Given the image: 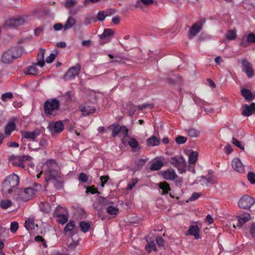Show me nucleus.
I'll list each match as a JSON object with an SVG mask.
<instances>
[{"instance_id":"obj_1","label":"nucleus","mask_w":255,"mask_h":255,"mask_svg":"<svg viewBox=\"0 0 255 255\" xmlns=\"http://www.w3.org/2000/svg\"><path fill=\"white\" fill-rule=\"evenodd\" d=\"M47 170L44 172L46 183L52 182L55 188L58 189L63 188V181L60 176L59 168L54 160L50 159L46 162Z\"/></svg>"},{"instance_id":"obj_2","label":"nucleus","mask_w":255,"mask_h":255,"mask_svg":"<svg viewBox=\"0 0 255 255\" xmlns=\"http://www.w3.org/2000/svg\"><path fill=\"white\" fill-rule=\"evenodd\" d=\"M19 179L17 175L12 174L7 176L2 183V192L6 196L13 197L19 184Z\"/></svg>"},{"instance_id":"obj_3","label":"nucleus","mask_w":255,"mask_h":255,"mask_svg":"<svg viewBox=\"0 0 255 255\" xmlns=\"http://www.w3.org/2000/svg\"><path fill=\"white\" fill-rule=\"evenodd\" d=\"M23 53V49L20 47L10 48L5 51L1 56V61L5 64H10L13 60L20 57Z\"/></svg>"},{"instance_id":"obj_4","label":"nucleus","mask_w":255,"mask_h":255,"mask_svg":"<svg viewBox=\"0 0 255 255\" xmlns=\"http://www.w3.org/2000/svg\"><path fill=\"white\" fill-rule=\"evenodd\" d=\"M35 196V191L32 187L21 189L17 191L13 198L17 200L27 201Z\"/></svg>"},{"instance_id":"obj_5","label":"nucleus","mask_w":255,"mask_h":255,"mask_svg":"<svg viewBox=\"0 0 255 255\" xmlns=\"http://www.w3.org/2000/svg\"><path fill=\"white\" fill-rule=\"evenodd\" d=\"M29 20V18L27 16H17L6 20L5 25L9 28H17L27 23Z\"/></svg>"},{"instance_id":"obj_6","label":"nucleus","mask_w":255,"mask_h":255,"mask_svg":"<svg viewBox=\"0 0 255 255\" xmlns=\"http://www.w3.org/2000/svg\"><path fill=\"white\" fill-rule=\"evenodd\" d=\"M59 105L60 102L56 98L46 101L44 106L45 115L47 116L54 115L55 111L58 109Z\"/></svg>"},{"instance_id":"obj_7","label":"nucleus","mask_w":255,"mask_h":255,"mask_svg":"<svg viewBox=\"0 0 255 255\" xmlns=\"http://www.w3.org/2000/svg\"><path fill=\"white\" fill-rule=\"evenodd\" d=\"M171 163L178 169L180 174L185 173L186 171V162L182 156H175L171 158Z\"/></svg>"},{"instance_id":"obj_8","label":"nucleus","mask_w":255,"mask_h":255,"mask_svg":"<svg viewBox=\"0 0 255 255\" xmlns=\"http://www.w3.org/2000/svg\"><path fill=\"white\" fill-rule=\"evenodd\" d=\"M31 157L28 155L15 156L11 155L9 156L8 160L13 166L24 167L23 161L29 160Z\"/></svg>"},{"instance_id":"obj_9","label":"nucleus","mask_w":255,"mask_h":255,"mask_svg":"<svg viewBox=\"0 0 255 255\" xmlns=\"http://www.w3.org/2000/svg\"><path fill=\"white\" fill-rule=\"evenodd\" d=\"M255 203V200L252 197L245 195L239 200V206L244 209H249Z\"/></svg>"},{"instance_id":"obj_10","label":"nucleus","mask_w":255,"mask_h":255,"mask_svg":"<svg viewBox=\"0 0 255 255\" xmlns=\"http://www.w3.org/2000/svg\"><path fill=\"white\" fill-rule=\"evenodd\" d=\"M81 70V65L77 63L74 66L71 67L65 75V79L70 80L78 76Z\"/></svg>"},{"instance_id":"obj_11","label":"nucleus","mask_w":255,"mask_h":255,"mask_svg":"<svg viewBox=\"0 0 255 255\" xmlns=\"http://www.w3.org/2000/svg\"><path fill=\"white\" fill-rule=\"evenodd\" d=\"M255 43V34L250 33L243 36L240 43V46L246 47L252 43Z\"/></svg>"},{"instance_id":"obj_12","label":"nucleus","mask_w":255,"mask_h":255,"mask_svg":"<svg viewBox=\"0 0 255 255\" xmlns=\"http://www.w3.org/2000/svg\"><path fill=\"white\" fill-rule=\"evenodd\" d=\"M51 134L59 133L63 129V124L61 121L50 123L47 127Z\"/></svg>"},{"instance_id":"obj_13","label":"nucleus","mask_w":255,"mask_h":255,"mask_svg":"<svg viewBox=\"0 0 255 255\" xmlns=\"http://www.w3.org/2000/svg\"><path fill=\"white\" fill-rule=\"evenodd\" d=\"M243 71L245 72L248 78H252L254 75V72L252 64L246 59H244L242 61Z\"/></svg>"},{"instance_id":"obj_14","label":"nucleus","mask_w":255,"mask_h":255,"mask_svg":"<svg viewBox=\"0 0 255 255\" xmlns=\"http://www.w3.org/2000/svg\"><path fill=\"white\" fill-rule=\"evenodd\" d=\"M232 166L235 171L240 173H244L245 172V165L241 160L238 158H235L232 161Z\"/></svg>"},{"instance_id":"obj_15","label":"nucleus","mask_w":255,"mask_h":255,"mask_svg":"<svg viewBox=\"0 0 255 255\" xmlns=\"http://www.w3.org/2000/svg\"><path fill=\"white\" fill-rule=\"evenodd\" d=\"M242 115L249 117L255 113V103H252L250 105H244L242 106Z\"/></svg>"},{"instance_id":"obj_16","label":"nucleus","mask_w":255,"mask_h":255,"mask_svg":"<svg viewBox=\"0 0 255 255\" xmlns=\"http://www.w3.org/2000/svg\"><path fill=\"white\" fill-rule=\"evenodd\" d=\"M114 33V32L110 28L105 29L100 36L101 42L106 43L110 41L111 39V36L113 35Z\"/></svg>"},{"instance_id":"obj_17","label":"nucleus","mask_w":255,"mask_h":255,"mask_svg":"<svg viewBox=\"0 0 255 255\" xmlns=\"http://www.w3.org/2000/svg\"><path fill=\"white\" fill-rule=\"evenodd\" d=\"M21 133L22 138L34 141L35 139L39 135L40 132L38 130L34 131H21Z\"/></svg>"},{"instance_id":"obj_18","label":"nucleus","mask_w":255,"mask_h":255,"mask_svg":"<svg viewBox=\"0 0 255 255\" xmlns=\"http://www.w3.org/2000/svg\"><path fill=\"white\" fill-rule=\"evenodd\" d=\"M162 176L164 179L167 180H173L177 176L175 171L172 169H168L163 171Z\"/></svg>"},{"instance_id":"obj_19","label":"nucleus","mask_w":255,"mask_h":255,"mask_svg":"<svg viewBox=\"0 0 255 255\" xmlns=\"http://www.w3.org/2000/svg\"><path fill=\"white\" fill-rule=\"evenodd\" d=\"M198 182L203 186H208L210 184H213L215 183L214 178L211 175H207L206 176H201L200 179L198 180Z\"/></svg>"},{"instance_id":"obj_20","label":"nucleus","mask_w":255,"mask_h":255,"mask_svg":"<svg viewBox=\"0 0 255 255\" xmlns=\"http://www.w3.org/2000/svg\"><path fill=\"white\" fill-rule=\"evenodd\" d=\"M96 111V108L91 105L85 104L81 107L80 111L83 116H87L89 114L94 113Z\"/></svg>"},{"instance_id":"obj_21","label":"nucleus","mask_w":255,"mask_h":255,"mask_svg":"<svg viewBox=\"0 0 255 255\" xmlns=\"http://www.w3.org/2000/svg\"><path fill=\"white\" fill-rule=\"evenodd\" d=\"M251 217L249 214L246 213L243 215L238 217V223L237 226L238 227H242L244 224L251 220Z\"/></svg>"},{"instance_id":"obj_22","label":"nucleus","mask_w":255,"mask_h":255,"mask_svg":"<svg viewBox=\"0 0 255 255\" xmlns=\"http://www.w3.org/2000/svg\"><path fill=\"white\" fill-rule=\"evenodd\" d=\"M201 24L200 23L194 24L190 28L189 31V37L192 38L201 30Z\"/></svg>"},{"instance_id":"obj_23","label":"nucleus","mask_w":255,"mask_h":255,"mask_svg":"<svg viewBox=\"0 0 255 255\" xmlns=\"http://www.w3.org/2000/svg\"><path fill=\"white\" fill-rule=\"evenodd\" d=\"M45 52V50L43 49H39L37 57V62L35 63V65H39L41 67L44 66L45 64V61L44 60Z\"/></svg>"},{"instance_id":"obj_24","label":"nucleus","mask_w":255,"mask_h":255,"mask_svg":"<svg viewBox=\"0 0 255 255\" xmlns=\"http://www.w3.org/2000/svg\"><path fill=\"white\" fill-rule=\"evenodd\" d=\"M162 166V160L160 157H156L154 159L153 163L150 167V169L151 170H157L160 169Z\"/></svg>"},{"instance_id":"obj_25","label":"nucleus","mask_w":255,"mask_h":255,"mask_svg":"<svg viewBox=\"0 0 255 255\" xmlns=\"http://www.w3.org/2000/svg\"><path fill=\"white\" fill-rule=\"evenodd\" d=\"M76 24V19L73 17L70 16L67 19L64 24V31L73 27Z\"/></svg>"},{"instance_id":"obj_26","label":"nucleus","mask_w":255,"mask_h":255,"mask_svg":"<svg viewBox=\"0 0 255 255\" xmlns=\"http://www.w3.org/2000/svg\"><path fill=\"white\" fill-rule=\"evenodd\" d=\"M121 131L120 134L123 136L122 139V142L124 144H126L128 141V138H129L128 129L125 126H122Z\"/></svg>"},{"instance_id":"obj_27","label":"nucleus","mask_w":255,"mask_h":255,"mask_svg":"<svg viewBox=\"0 0 255 255\" xmlns=\"http://www.w3.org/2000/svg\"><path fill=\"white\" fill-rule=\"evenodd\" d=\"M189 235L195 237V239H198L200 238L199 228L197 226H191L188 230Z\"/></svg>"},{"instance_id":"obj_28","label":"nucleus","mask_w":255,"mask_h":255,"mask_svg":"<svg viewBox=\"0 0 255 255\" xmlns=\"http://www.w3.org/2000/svg\"><path fill=\"white\" fill-rule=\"evenodd\" d=\"M146 142L148 146H157L160 143V139L155 136L152 135L147 139Z\"/></svg>"},{"instance_id":"obj_29","label":"nucleus","mask_w":255,"mask_h":255,"mask_svg":"<svg viewBox=\"0 0 255 255\" xmlns=\"http://www.w3.org/2000/svg\"><path fill=\"white\" fill-rule=\"evenodd\" d=\"M24 226L27 230L29 231L34 229L37 225L35 224L33 218H29L25 221Z\"/></svg>"},{"instance_id":"obj_30","label":"nucleus","mask_w":255,"mask_h":255,"mask_svg":"<svg viewBox=\"0 0 255 255\" xmlns=\"http://www.w3.org/2000/svg\"><path fill=\"white\" fill-rule=\"evenodd\" d=\"M68 213L67 211H64V214L60 215L58 214V216L56 217L57 221L61 224H64L68 220Z\"/></svg>"},{"instance_id":"obj_31","label":"nucleus","mask_w":255,"mask_h":255,"mask_svg":"<svg viewBox=\"0 0 255 255\" xmlns=\"http://www.w3.org/2000/svg\"><path fill=\"white\" fill-rule=\"evenodd\" d=\"M15 128V125L13 122H9L8 123L4 128V133L5 135L8 136L11 132Z\"/></svg>"},{"instance_id":"obj_32","label":"nucleus","mask_w":255,"mask_h":255,"mask_svg":"<svg viewBox=\"0 0 255 255\" xmlns=\"http://www.w3.org/2000/svg\"><path fill=\"white\" fill-rule=\"evenodd\" d=\"M24 73L26 75H34L37 74L39 72L35 65H32L26 67L24 70Z\"/></svg>"},{"instance_id":"obj_33","label":"nucleus","mask_w":255,"mask_h":255,"mask_svg":"<svg viewBox=\"0 0 255 255\" xmlns=\"http://www.w3.org/2000/svg\"><path fill=\"white\" fill-rule=\"evenodd\" d=\"M159 187L162 190V194H166L170 190V187L168 183L166 182H162L159 183Z\"/></svg>"},{"instance_id":"obj_34","label":"nucleus","mask_w":255,"mask_h":255,"mask_svg":"<svg viewBox=\"0 0 255 255\" xmlns=\"http://www.w3.org/2000/svg\"><path fill=\"white\" fill-rule=\"evenodd\" d=\"M39 208L40 210L44 213H48L51 210L49 203L47 202L41 203L39 205Z\"/></svg>"},{"instance_id":"obj_35","label":"nucleus","mask_w":255,"mask_h":255,"mask_svg":"<svg viewBox=\"0 0 255 255\" xmlns=\"http://www.w3.org/2000/svg\"><path fill=\"white\" fill-rule=\"evenodd\" d=\"M153 0H137L135 3L136 7H142V4L145 5H150L153 4Z\"/></svg>"},{"instance_id":"obj_36","label":"nucleus","mask_w":255,"mask_h":255,"mask_svg":"<svg viewBox=\"0 0 255 255\" xmlns=\"http://www.w3.org/2000/svg\"><path fill=\"white\" fill-rule=\"evenodd\" d=\"M225 36L228 40H234L237 36V31L235 29L229 30L226 33Z\"/></svg>"},{"instance_id":"obj_37","label":"nucleus","mask_w":255,"mask_h":255,"mask_svg":"<svg viewBox=\"0 0 255 255\" xmlns=\"http://www.w3.org/2000/svg\"><path fill=\"white\" fill-rule=\"evenodd\" d=\"M198 153L195 151H192L189 155L188 161L190 164H194L197 160L198 157Z\"/></svg>"},{"instance_id":"obj_38","label":"nucleus","mask_w":255,"mask_h":255,"mask_svg":"<svg viewBox=\"0 0 255 255\" xmlns=\"http://www.w3.org/2000/svg\"><path fill=\"white\" fill-rule=\"evenodd\" d=\"M127 143H128L130 147L133 149L137 148L139 146L138 141L134 138L130 136L129 138H128Z\"/></svg>"},{"instance_id":"obj_39","label":"nucleus","mask_w":255,"mask_h":255,"mask_svg":"<svg viewBox=\"0 0 255 255\" xmlns=\"http://www.w3.org/2000/svg\"><path fill=\"white\" fill-rule=\"evenodd\" d=\"M242 96L247 100H251L253 98L252 94L251 92L246 89H243L241 91Z\"/></svg>"},{"instance_id":"obj_40","label":"nucleus","mask_w":255,"mask_h":255,"mask_svg":"<svg viewBox=\"0 0 255 255\" xmlns=\"http://www.w3.org/2000/svg\"><path fill=\"white\" fill-rule=\"evenodd\" d=\"M148 244L145 246V249L148 253H150L152 250L156 251V245L153 241H147Z\"/></svg>"},{"instance_id":"obj_41","label":"nucleus","mask_w":255,"mask_h":255,"mask_svg":"<svg viewBox=\"0 0 255 255\" xmlns=\"http://www.w3.org/2000/svg\"><path fill=\"white\" fill-rule=\"evenodd\" d=\"M74 222L73 221H70L69 223H68L64 228V232L65 233H69L70 234H71L72 231L75 228V224Z\"/></svg>"},{"instance_id":"obj_42","label":"nucleus","mask_w":255,"mask_h":255,"mask_svg":"<svg viewBox=\"0 0 255 255\" xmlns=\"http://www.w3.org/2000/svg\"><path fill=\"white\" fill-rule=\"evenodd\" d=\"M111 127L113 128L112 133V135L113 137H115L118 134H120L121 133L122 126L113 125L111 126Z\"/></svg>"},{"instance_id":"obj_43","label":"nucleus","mask_w":255,"mask_h":255,"mask_svg":"<svg viewBox=\"0 0 255 255\" xmlns=\"http://www.w3.org/2000/svg\"><path fill=\"white\" fill-rule=\"evenodd\" d=\"M109 57L111 59H114L110 61L111 63H122L125 62V60H128V59L123 58L121 57L116 56L115 57L112 54H109Z\"/></svg>"},{"instance_id":"obj_44","label":"nucleus","mask_w":255,"mask_h":255,"mask_svg":"<svg viewBox=\"0 0 255 255\" xmlns=\"http://www.w3.org/2000/svg\"><path fill=\"white\" fill-rule=\"evenodd\" d=\"M107 212L111 215H117L119 213V209L113 206H110L107 208Z\"/></svg>"},{"instance_id":"obj_45","label":"nucleus","mask_w":255,"mask_h":255,"mask_svg":"<svg viewBox=\"0 0 255 255\" xmlns=\"http://www.w3.org/2000/svg\"><path fill=\"white\" fill-rule=\"evenodd\" d=\"M12 205V202L9 200H3L0 202V206L2 209H7Z\"/></svg>"},{"instance_id":"obj_46","label":"nucleus","mask_w":255,"mask_h":255,"mask_svg":"<svg viewBox=\"0 0 255 255\" xmlns=\"http://www.w3.org/2000/svg\"><path fill=\"white\" fill-rule=\"evenodd\" d=\"M64 211H67L65 208L62 207L60 206H58L54 212V216L57 217L58 216V214L60 215L64 214Z\"/></svg>"},{"instance_id":"obj_47","label":"nucleus","mask_w":255,"mask_h":255,"mask_svg":"<svg viewBox=\"0 0 255 255\" xmlns=\"http://www.w3.org/2000/svg\"><path fill=\"white\" fill-rule=\"evenodd\" d=\"M90 224L86 222L83 221L80 223V228L81 231L84 233L87 232L90 228Z\"/></svg>"},{"instance_id":"obj_48","label":"nucleus","mask_w":255,"mask_h":255,"mask_svg":"<svg viewBox=\"0 0 255 255\" xmlns=\"http://www.w3.org/2000/svg\"><path fill=\"white\" fill-rule=\"evenodd\" d=\"M188 135L192 137H198L200 132L195 128H190L188 130Z\"/></svg>"},{"instance_id":"obj_49","label":"nucleus","mask_w":255,"mask_h":255,"mask_svg":"<svg viewBox=\"0 0 255 255\" xmlns=\"http://www.w3.org/2000/svg\"><path fill=\"white\" fill-rule=\"evenodd\" d=\"M96 19L92 15H88L87 16L84 20L83 23L85 25H88L92 23V22L96 21Z\"/></svg>"},{"instance_id":"obj_50","label":"nucleus","mask_w":255,"mask_h":255,"mask_svg":"<svg viewBox=\"0 0 255 255\" xmlns=\"http://www.w3.org/2000/svg\"><path fill=\"white\" fill-rule=\"evenodd\" d=\"M187 138L185 136L178 135L175 138V141L178 144H182L186 142Z\"/></svg>"},{"instance_id":"obj_51","label":"nucleus","mask_w":255,"mask_h":255,"mask_svg":"<svg viewBox=\"0 0 255 255\" xmlns=\"http://www.w3.org/2000/svg\"><path fill=\"white\" fill-rule=\"evenodd\" d=\"M13 95L11 92H7L1 95V99L3 102H6L8 100L11 99Z\"/></svg>"},{"instance_id":"obj_52","label":"nucleus","mask_w":255,"mask_h":255,"mask_svg":"<svg viewBox=\"0 0 255 255\" xmlns=\"http://www.w3.org/2000/svg\"><path fill=\"white\" fill-rule=\"evenodd\" d=\"M137 107L129 104L127 106V109L128 111V115L132 116L136 110Z\"/></svg>"},{"instance_id":"obj_53","label":"nucleus","mask_w":255,"mask_h":255,"mask_svg":"<svg viewBox=\"0 0 255 255\" xmlns=\"http://www.w3.org/2000/svg\"><path fill=\"white\" fill-rule=\"evenodd\" d=\"M77 3L76 0H66L64 5L66 8H69L74 6Z\"/></svg>"},{"instance_id":"obj_54","label":"nucleus","mask_w":255,"mask_h":255,"mask_svg":"<svg viewBox=\"0 0 255 255\" xmlns=\"http://www.w3.org/2000/svg\"><path fill=\"white\" fill-rule=\"evenodd\" d=\"M232 142L235 145L240 148L241 149H244V144H243L241 142L236 139L235 137H233Z\"/></svg>"},{"instance_id":"obj_55","label":"nucleus","mask_w":255,"mask_h":255,"mask_svg":"<svg viewBox=\"0 0 255 255\" xmlns=\"http://www.w3.org/2000/svg\"><path fill=\"white\" fill-rule=\"evenodd\" d=\"M248 179L251 184H255V173L249 172L248 174Z\"/></svg>"},{"instance_id":"obj_56","label":"nucleus","mask_w":255,"mask_h":255,"mask_svg":"<svg viewBox=\"0 0 255 255\" xmlns=\"http://www.w3.org/2000/svg\"><path fill=\"white\" fill-rule=\"evenodd\" d=\"M18 228V224L16 222H13L10 224V229L12 233H15Z\"/></svg>"},{"instance_id":"obj_57","label":"nucleus","mask_w":255,"mask_h":255,"mask_svg":"<svg viewBox=\"0 0 255 255\" xmlns=\"http://www.w3.org/2000/svg\"><path fill=\"white\" fill-rule=\"evenodd\" d=\"M107 15L104 11H100L97 14V19L100 21H103L105 19Z\"/></svg>"},{"instance_id":"obj_58","label":"nucleus","mask_w":255,"mask_h":255,"mask_svg":"<svg viewBox=\"0 0 255 255\" xmlns=\"http://www.w3.org/2000/svg\"><path fill=\"white\" fill-rule=\"evenodd\" d=\"M138 180L137 178H133L131 181L128 184V189L129 190H131L133 187L135 185V184L137 183Z\"/></svg>"},{"instance_id":"obj_59","label":"nucleus","mask_w":255,"mask_h":255,"mask_svg":"<svg viewBox=\"0 0 255 255\" xmlns=\"http://www.w3.org/2000/svg\"><path fill=\"white\" fill-rule=\"evenodd\" d=\"M78 179L81 182H86L88 180V177L85 173H81L79 175Z\"/></svg>"},{"instance_id":"obj_60","label":"nucleus","mask_w":255,"mask_h":255,"mask_svg":"<svg viewBox=\"0 0 255 255\" xmlns=\"http://www.w3.org/2000/svg\"><path fill=\"white\" fill-rule=\"evenodd\" d=\"M63 28L64 30V25H63L61 23H57L53 25V29L55 31H59V30H61Z\"/></svg>"},{"instance_id":"obj_61","label":"nucleus","mask_w":255,"mask_h":255,"mask_svg":"<svg viewBox=\"0 0 255 255\" xmlns=\"http://www.w3.org/2000/svg\"><path fill=\"white\" fill-rule=\"evenodd\" d=\"M156 242L159 247H163L164 245V241L161 237H157Z\"/></svg>"},{"instance_id":"obj_62","label":"nucleus","mask_w":255,"mask_h":255,"mask_svg":"<svg viewBox=\"0 0 255 255\" xmlns=\"http://www.w3.org/2000/svg\"><path fill=\"white\" fill-rule=\"evenodd\" d=\"M55 57H56L55 54H54L53 53H51L49 56H48L46 58L45 61L47 63H51L54 61V60L55 58Z\"/></svg>"},{"instance_id":"obj_63","label":"nucleus","mask_w":255,"mask_h":255,"mask_svg":"<svg viewBox=\"0 0 255 255\" xmlns=\"http://www.w3.org/2000/svg\"><path fill=\"white\" fill-rule=\"evenodd\" d=\"M100 179L102 182L101 186L102 187H104L105 184L107 183V182L109 179V176L108 175L102 176L100 177Z\"/></svg>"},{"instance_id":"obj_64","label":"nucleus","mask_w":255,"mask_h":255,"mask_svg":"<svg viewBox=\"0 0 255 255\" xmlns=\"http://www.w3.org/2000/svg\"><path fill=\"white\" fill-rule=\"evenodd\" d=\"M147 161V159H140L137 161V165L139 168L143 166L145 162Z\"/></svg>"}]
</instances>
